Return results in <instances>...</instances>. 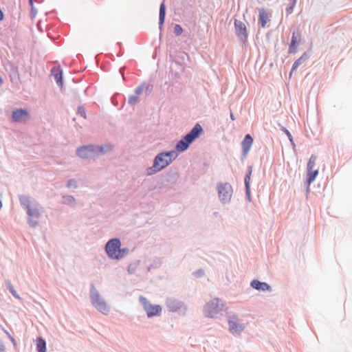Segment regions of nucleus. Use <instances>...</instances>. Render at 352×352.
Wrapping results in <instances>:
<instances>
[{"label": "nucleus", "instance_id": "1", "mask_svg": "<svg viewBox=\"0 0 352 352\" xmlns=\"http://www.w3.org/2000/svg\"><path fill=\"white\" fill-rule=\"evenodd\" d=\"M21 206L26 211L28 214V224L32 228H35L38 225L36 219L41 217V206L34 198L27 195H19L18 196Z\"/></svg>", "mask_w": 352, "mask_h": 352}, {"label": "nucleus", "instance_id": "2", "mask_svg": "<svg viewBox=\"0 0 352 352\" xmlns=\"http://www.w3.org/2000/svg\"><path fill=\"white\" fill-rule=\"evenodd\" d=\"M177 156V153L171 150L159 153L155 156L153 165L146 168V175L150 176L160 172L169 166Z\"/></svg>", "mask_w": 352, "mask_h": 352}, {"label": "nucleus", "instance_id": "3", "mask_svg": "<svg viewBox=\"0 0 352 352\" xmlns=\"http://www.w3.org/2000/svg\"><path fill=\"white\" fill-rule=\"evenodd\" d=\"M204 129L199 123H196L194 126L185 135L176 143L175 151L178 153L185 152L190 146L200 137L203 133Z\"/></svg>", "mask_w": 352, "mask_h": 352}, {"label": "nucleus", "instance_id": "4", "mask_svg": "<svg viewBox=\"0 0 352 352\" xmlns=\"http://www.w3.org/2000/svg\"><path fill=\"white\" fill-rule=\"evenodd\" d=\"M89 297L92 305L98 311L103 314H107L109 312L110 307L107 305L105 300L101 297L94 283H91L90 285Z\"/></svg>", "mask_w": 352, "mask_h": 352}, {"label": "nucleus", "instance_id": "5", "mask_svg": "<svg viewBox=\"0 0 352 352\" xmlns=\"http://www.w3.org/2000/svg\"><path fill=\"white\" fill-rule=\"evenodd\" d=\"M89 297L92 305L98 311L103 314H107L109 312L110 307L107 305L105 300L101 297L94 283H91L90 285Z\"/></svg>", "mask_w": 352, "mask_h": 352}, {"label": "nucleus", "instance_id": "6", "mask_svg": "<svg viewBox=\"0 0 352 352\" xmlns=\"http://www.w3.org/2000/svg\"><path fill=\"white\" fill-rule=\"evenodd\" d=\"M139 300L143 306L148 318L159 316L162 314V308L160 305L151 304L146 297L142 296H140Z\"/></svg>", "mask_w": 352, "mask_h": 352}, {"label": "nucleus", "instance_id": "7", "mask_svg": "<svg viewBox=\"0 0 352 352\" xmlns=\"http://www.w3.org/2000/svg\"><path fill=\"white\" fill-rule=\"evenodd\" d=\"M217 190L221 202L223 204H228L231 200L233 192L231 184L228 182L218 183Z\"/></svg>", "mask_w": 352, "mask_h": 352}, {"label": "nucleus", "instance_id": "8", "mask_svg": "<svg viewBox=\"0 0 352 352\" xmlns=\"http://www.w3.org/2000/svg\"><path fill=\"white\" fill-rule=\"evenodd\" d=\"M219 299L214 298L206 304L204 307V314L206 317L216 318L217 314L223 311V304H219Z\"/></svg>", "mask_w": 352, "mask_h": 352}, {"label": "nucleus", "instance_id": "9", "mask_svg": "<svg viewBox=\"0 0 352 352\" xmlns=\"http://www.w3.org/2000/svg\"><path fill=\"white\" fill-rule=\"evenodd\" d=\"M76 155L81 159L95 160L97 158V153L96 150V144H89L82 145L76 149Z\"/></svg>", "mask_w": 352, "mask_h": 352}, {"label": "nucleus", "instance_id": "10", "mask_svg": "<svg viewBox=\"0 0 352 352\" xmlns=\"http://www.w3.org/2000/svg\"><path fill=\"white\" fill-rule=\"evenodd\" d=\"M121 246L122 243L119 238H112L106 243L104 245V251L109 258L115 260L117 253Z\"/></svg>", "mask_w": 352, "mask_h": 352}, {"label": "nucleus", "instance_id": "11", "mask_svg": "<svg viewBox=\"0 0 352 352\" xmlns=\"http://www.w3.org/2000/svg\"><path fill=\"white\" fill-rule=\"evenodd\" d=\"M166 305L169 311L176 312L180 315H185L187 311V305L182 301L173 298H168Z\"/></svg>", "mask_w": 352, "mask_h": 352}, {"label": "nucleus", "instance_id": "12", "mask_svg": "<svg viewBox=\"0 0 352 352\" xmlns=\"http://www.w3.org/2000/svg\"><path fill=\"white\" fill-rule=\"evenodd\" d=\"M316 160L317 157L315 155H311L307 164V175L305 179L308 185L314 182L318 175V170L314 169Z\"/></svg>", "mask_w": 352, "mask_h": 352}, {"label": "nucleus", "instance_id": "13", "mask_svg": "<svg viewBox=\"0 0 352 352\" xmlns=\"http://www.w3.org/2000/svg\"><path fill=\"white\" fill-rule=\"evenodd\" d=\"M234 28L236 32V35L239 38V39L242 41L244 44L246 43L248 41V34L247 31V28L245 25L241 21L235 19L234 20Z\"/></svg>", "mask_w": 352, "mask_h": 352}, {"label": "nucleus", "instance_id": "14", "mask_svg": "<svg viewBox=\"0 0 352 352\" xmlns=\"http://www.w3.org/2000/svg\"><path fill=\"white\" fill-rule=\"evenodd\" d=\"M238 320L239 318L236 314H233L232 316H230L228 319L229 330L233 334L240 333L245 329L244 324L239 323Z\"/></svg>", "mask_w": 352, "mask_h": 352}, {"label": "nucleus", "instance_id": "15", "mask_svg": "<svg viewBox=\"0 0 352 352\" xmlns=\"http://www.w3.org/2000/svg\"><path fill=\"white\" fill-rule=\"evenodd\" d=\"M301 41V33L299 30H295L292 32L291 42L289 45L288 53L294 54L296 52L297 47Z\"/></svg>", "mask_w": 352, "mask_h": 352}, {"label": "nucleus", "instance_id": "16", "mask_svg": "<svg viewBox=\"0 0 352 352\" xmlns=\"http://www.w3.org/2000/svg\"><path fill=\"white\" fill-rule=\"evenodd\" d=\"M30 117V113L26 109H16L12 111L11 118L13 122H20L28 120Z\"/></svg>", "mask_w": 352, "mask_h": 352}, {"label": "nucleus", "instance_id": "17", "mask_svg": "<svg viewBox=\"0 0 352 352\" xmlns=\"http://www.w3.org/2000/svg\"><path fill=\"white\" fill-rule=\"evenodd\" d=\"M179 177V173L176 168H170L168 171L162 175L163 182L174 184L177 182Z\"/></svg>", "mask_w": 352, "mask_h": 352}, {"label": "nucleus", "instance_id": "18", "mask_svg": "<svg viewBox=\"0 0 352 352\" xmlns=\"http://www.w3.org/2000/svg\"><path fill=\"white\" fill-rule=\"evenodd\" d=\"M254 140L250 134H246L241 142L242 153L241 160H245L250 151Z\"/></svg>", "mask_w": 352, "mask_h": 352}, {"label": "nucleus", "instance_id": "19", "mask_svg": "<svg viewBox=\"0 0 352 352\" xmlns=\"http://www.w3.org/2000/svg\"><path fill=\"white\" fill-rule=\"evenodd\" d=\"M250 287L257 291L271 292V286L265 282H261L257 279H254L250 282Z\"/></svg>", "mask_w": 352, "mask_h": 352}, {"label": "nucleus", "instance_id": "20", "mask_svg": "<svg viewBox=\"0 0 352 352\" xmlns=\"http://www.w3.org/2000/svg\"><path fill=\"white\" fill-rule=\"evenodd\" d=\"M113 144L111 142H107L104 144L98 145L96 144V150L97 153V158L99 155H104L107 153H109L113 151Z\"/></svg>", "mask_w": 352, "mask_h": 352}, {"label": "nucleus", "instance_id": "21", "mask_svg": "<svg viewBox=\"0 0 352 352\" xmlns=\"http://www.w3.org/2000/svg\"><path fill=\"white\" fill-rule=\"evenodd\" d=\"M51 73L58 86L62 87L63 85V70L60 67H54L51 70Z\"/></svg>", "mask_w": 352, "mask_h": 352}, {"label": "nucleus", "instance_id": "22", "mask_svg": "<svg viewBox=\"0 0 352 352\" xmlns=\"http://www.w3.org/2000/svg\"><path fill=\"white\" fill-rule=\"evenodd\" d=\"M309 51L305 52L300 58L295 60L293 63L289 75L292 76V72L296 70L300 65L305 63L310 57Z\"/></svg>", "mask_w": 352, "mask_h": 352}, {"label": "nucleus", "instance_id": "23", "mask_svg": "<svg viewBox=\"0 0 352 352\" xmlns=\"http://www.w3.org/2000/svg\"><path fill=\"white\" fill-rule=\"evenodd\" d=\"M166 5L164 3V0L160 3V13H159V29L160 32L163 30V25L166 19Z\"/></svg>", "mask_w": 352, "mask_h": 352}, {"label": "nucleus", "instance_id": "24", "mask_svg": "<svg viewBox=\"0 0 352 352\" xmlns=\"http://www.w3.org/2000/svg\"><path fill=\"white\" fill-rule=\"evenodd\" d=\"M269 20V16L267 11L262 8L259 10L258 23L262 28H265Z\"/></svg>", "mask_w": 352, "mask_h": 352}, {"label": "nucleus", "instance_id": "25", "mask_svg": "<svg viewBox=\"0 0 352 352\" xmlns=\"http://www.w3.org/2000/svg\"><path fill=\"white\" fill-rule=\"evenodd\" d=\"M36 348L37 352H46V341L42 337H38L36 338Z\"/></svg>", "mask_w": 352, "mask_h": 352}, {"label": "nucleus", "instance_id": "26", "mask_svg": "<svg viewBox=\"0 0 352 352\" xmlns=\"http://www.w3.org/2000/svg\"><path fill=\"white\" fill-rule=\"evenodd\" d=\"M252 173V166H248L247 173L244 178L245 187H250V178Z\"/></svg>", "mask_w": 352, "mask_h": 352}, {"label": "nucleus", "instance_id": "27", "mask_svg": "<svg viewBox=\"0 0 352 352\" xmlns=\"http://www.w3.org/2000/svg\"><path fill=\"white\" fill-rule=\"evenodd\" d=\"M140 263V261H136L135 262L131 263L127 267V272L129 274H134L135 271Z\"/></svg>", "mask_w": 352, "mask_h": 352}, {"label": "nucleus", "instance_id": "28", "mask_svg": "<svg viewBox=\"0 0 352 352\" xmlns=\"http://www.w3.org/2000/svg\"><path fill=\"white\" fill-rule=\"evenodd\" d=\"M129 252L128 248H120L118 252L117 253L116 258L115 260H120L126 256Z\"/></svg>", "mask_w": 352, "mask_h": 352}, {"label": "nucleus", "instance_id": "29", "mask_svg": "<svg viewBox=\"0 0 352 352\" xmlns=\"http://www.w3.org/2000/svg\"><path fill=\"white\" fill-rule=\"evenodd\" d=\"M63 201H62V204L64 205H72L75 203L76 199L72 195H63L62 196Z\"/></svg>", "mask_w": 352, "mask_h": 352}, {"label": "nucleus", "instance_id": "30", "mask_svg": "<svg viewBox=\"0 0 352 352\" xmlns=\"http://www.w3.org/2000/svg\"><path fill=\"white\" fill-rule=\"evenodd\" d=\"M144 85V91L146 96H149L151 93L153 91V85L151 83L143 82Z\"/></svg>", "mask_w": 352, "mask_h": 352}, {"label": "nucleus", "instance_id": "31", "mask_svg": "<svg viewBox=\"0 0 352 352\" xmlns=\"http://www.w3.org/2000/svg\"><path fill=\"white\" fill-rule=\"evenodd\" d=\"M280 130L287 135V138H288L291 144L294 147V140L289 131L284 126H282Z\"/></svg>", "mask_w": 352, "mask_h": 352}, {"label": "nucleus", "instance_id": "32", "mask_svg": "<svg viewBox=\"0 0 352 352\" xmlns=\"http://www.w3.org/2000/svg\"><path fill=\"white\" fill-rule=\"evenodd\" d=\"M66 186L68 188H77V181L74 179H70L67 181Z\"/></svg>", "mask_w": 352, "mask_h": 352}, {"label": "nucleus", "instance_id": "33", "mask_svg": "<svg viewBox=\"0 0 352 352\" xmlns=\"http://www.w3.org/2000/svg\"><path fill=\"white\" fill-rule=\"evenodd\" d=\"M77 113L82 117L83 118H87L86 110L83 106H79L77 109Z\"/></svg>", "mask_w": 352, "mask_h": 352}, {"label": "nucleus", "instance_id": "34", "mask_svg": "<svg viewBox=\"0 0 352 352\" xmlns=\"http://www.w3.org/2000/svg\"><path fill=\"white\" fill-rule=\"evenodd\" d=\"M139 100V97L138 96H130L129 97V100H128V103L133 106V105H135Z\"/></svg>", "mask_w": 352, "mask_h": 352}, {"label": "nucleus", "instance_id": "35", "mask_svg": "<svg viewBox=\"0 0 352 352\" xmlns=\"http://www.w3.org/2000/svg\"><path fill=\"white\" fill-rule=\"evenodd\" d=\"M183 28L179 24H175L174 26V33L176 36H180L183 33Z\"/></svg>", "mask_w": 352, "mask_h": 352}, {"label": "nucleus", "instance_id": "36", "mask_svg": "<svg viewBox=\"0 0 352 352\" xmlns=\"http://www.w3.org/2000/svg\"><path fill=\"white\" fill-rule=\"evenodd\" d=\"M160 265V263L159 261H155L153 264H151L147 267V271L151 272L153 269L159 267Z\"/></svg>", "mask_w": 352, "mask_h": 352}, {"label": "nucleus", "instance_id": "37", "mask_svg": "<svg viewBox=\"0 0 352 352\" xmlns=\"http://www.w3.org/2000/svg\"><path fill=\"white\" fill-rule=\"evenodd\" d=\"M193 275L197 278H201L204 275V270L203 269H199L193 272Z\"/></svg>", "mask_w": 352, "mask_h": 352}, {"label": "nucleus", "instance_id": "38", "mask_svg": "<svg viewBox=\"0 0 352 352\" xmlns=\"http://www.w3.org/2000/svg\"><path fill=\"white\" fill-rule=\"evenodd\" d=\"M294 7H295V5L288 3V5L285 9L287 16H289V14H291L293 12Z\"/></svg>", "mask_w": 352, "mask_h": 352}, {"label": "nucleus", "instance_id": "39", "mask_svg": "<svg viewBox=\"0 0 352 352\" xmlns=\"http://www.w3.org/2000/svg\"><path fill=\"white\" fill-rule=\"evenodd\" d=\"M143 92H144V85L142 83L140 85H139L138 87L135 88V94L136 96H138L139 95H140Z\"/></svg>", "mask_w": 352, "mask_h": 352}, {"label": "nucleus", "instance_id": "40", "mask_svg": "<svg viewBox=\"0 0 352 352\" xmlns=\"http://www.w3.org/2000/svg\"><path fill=\"white\" fill-rule=\"evenodd\" d=\"M246 199L250 202L252 201L250 187H245Z\"/></svg>", "mask_w": 352, "mask_h": 352}, {"label": "nucleus", "instance_id": "41", "mask_svg": "<svg viewBox=\"0 0 352 352\" xmlns=\"http://www.w3.org/2000/svg\"><path fill=\"white\" fill-rule=\"evenodd\" d=\"M8 289L10 293L14 296V297H19L17 295L16 292L13 289L12 286L10 285V282H8Z\"/></svg>", "mask_w": 352, "mask_h": 352}, {"label": "nucleus", "instance_id": "42", "mask_svg": "<svg viewBox=\"0 0 352 352\" xmlns=\"http://www.w3.org/2000/svg\"><path fill=\"white\" fill-rule=\"evenodd\" d=\"M29 3L32 6V13L33 16H35L36 11L35 10V8H34V0H29Z\"/></svg>", "mask_w": 352, "mask_h": 352}, {"label": "nucleus", "instance_id": "43", "mask_svg": "<svg viewBox=\"0 0 352 352\" xmlns=\"http://www.w3.org/2000/svg\"><path fill=\"white\" fill-rule=\"evenodd\" d=\"M0 352H6V346L4 342L0 340Z\"/></svg>", "mask_w": 352, "mask_h": 352}, {"label": "nucleus", "instance_id": "44", "mask_svg": "<svg viewBox=\"0 0 352 352\" xmlns=\"http://www.w3.org/2000/svg\"><path fill=\"white\" fill-rule=\"evenodd\" d=\"M5 18V14L3 10L0 8V21H3Z\"/></svg>", "mask_w": 352, "mask_h": 352}, {"label": "nucleus", "instance_id": "45", "mask_svg": "<svg viewBox=\"0 0 352 352\" xmlns=\"http://www.w3.org/2000/svg\"><path fill=\"white\" fill-rule=\"evenodd\" d=\"M8 336H9V338L11 340V342H12V344H14V346H16V340L12 336H10L8 333Z\"/></svg>", "mask_w": 352, "mask_h": 352}, {"label": "nucleus", "instance_id": "46", "mask_svg": "<svg viewBox=\"0 0 352 352\" xmlns=\"http://www.w3.org/2000/svg\"><path fill=\"white\" fill-rule=\"evenodd\" d=\"M297 0H289V3L295 5L296 4Z\"/></svg>", "mask_w": 352, "mask_h": 352}, {"label": "nucleus", "instance_id": "47", "mask_svg": "<svg viewBox=\"0 0 352 352\" xmlns=\"http://www.w3.org/2000/svg\"><path fill=\"white\" fill-rule=\"evenodd\" d=\"M305 187H306V191L309 192V186H310V185H308V184L306 183V181L305 182Z\"/></svg>", "mask_w": 352, "mask_h": 352}, {"label": "nucleus", "instance_id": "48", "mask_svg": "<svg viewBox=\"0 0 352 352\" xmlns=\"http://www.w3.org/2000/svg\"><path fill=\"white\" fill-rule=\"evenodd\" d=\"M230 119L232 120H235V117H234V114L232 113V111H230Z\"/></svg>", "mask_w": 352, "mask_h": 352}, {"label": "nucleus", "instance_id": "49", "mask_svg": "<svg viewBox=\"0 0 352 352\" xmlns=\"http://www.w3.org/2000/svg\"><path fill=\"white\" fill-rule=\"evenodd\" d=\"M3 83V79L0 76V85Z\"/></svg>", "mask_w": 352, "mask_h": 352}, {"label": "nucleus", "instance_id": "50", "mask_svg": "<svg viewBox=\"0 0 352 352\" xmlns=\"http://www.w3.org/2000/svg\"><path fill=\"white\" fill-rule=\"evenodd\" d=\"M2 206H3L2 201H1V200H0V209L2 208Z\"/></svg>", "mask_w": 352, "mask_h": 352}]
</instances>
